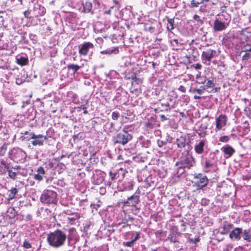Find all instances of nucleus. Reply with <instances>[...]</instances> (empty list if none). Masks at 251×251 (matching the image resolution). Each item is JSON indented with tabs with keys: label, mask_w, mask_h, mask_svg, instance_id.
Masks as SVG:
<instances>
[{
	"label": "nucleus",
	"mask_w": 251,
	"mask_h": 251,
	"mask_svg": "<svg viewBox=\"0 0 251 251\" xmlns=\"http://www.w3.org/2000/svg\"><path fill=\"white\" fill-rule=\"evenodd\" d=\"M242 235L244 240H246L248 242H250L251 241V234L250 229L243 230Z\"/></svg>",
	"instance_id": "e433bc0d"
},
{
	"label": "nucleus",
	"mask_w": 251,
	"mask_h": 251,
	"mask_svg": "<svg viewBox=\"0 0 251 251\" xmlns=\"http://www.w3.org/2000/svg\"><path fill=\"white\" fill-rule=\"evenodd\" d=\"M230 137L228 136H223L220 137L219 141L223 143H227L229 141Z\"/></svg>",
	"instance_id": "8fccbe9b"
},
{
	"label": "nucleus",
	"mask_w": 251,
	"mask_h": 251,
	"mask_svg": "<svg viewBox=\"0 0 251 251\" xmlns=\"http://www.w3.org/2000/svg\"><path fill=\"white\" fill-rule=\"evenodd\" d=\"M157 144L159 148H163L166 145L167 142L166 141L157 140Z\"/></svg>",
	"instance_id": "13d9d810"
},
{
	"label": "nucleus",
	"mask_w": 251,
	"mask_h": 251,
	"mask_svg": "<svg viewBox=\"0 0 251 251\" xmlns=\"http://www.w3.org/2000/svg\"><path fill=\"white\" fill-rule=\"evenodd\" d=\"M206 81V77H201L197 81V82L199 84H204Z\"/></svg>",
	"instance_id": "680f3d73"
},
{
	"label": "nucleus",
	"mask_w": 251,
	"mask_h": 251,
	"mask_svg": "<svg viewBox=\"0 0 251 251\" xmlns=\"http://www.w3.org/2000/svg\"><path fill=\"white\" fill-rule=\"evenodd\" d=\"M210 202V201L206 198H202L201 200V205L206 206H207Z\"/></svg>",
	"instance_id": "5fc2aeb1"
},
{
	"label": "nucleus",
	"mask_w": 251,
	"mask_h": 251,
	"mask_svg": "<svg viewBox=\"0 0 251 251\" xmlns=\"http://www.w3.org/2000/svg\"><path fill=\"white\" fill-rule=\"evenodd\" d=\"M34 133L30 130L21 132L19 139L22 141L28 142L33 138Z\"/></svg>",
	"instance_id": "a878e982"
},
{
	"label": "nucleus",
	"mask_w": 251,
	"mask_h": 251,
	"mask_svg": "<svg viewBox=\"0 0 251 251\" xmlns=\"http://www.w3.org/2000/svg\"><path fill=\"white\" fill-rule=\"evenodd\" d=\"M194 186L197 190L203 189L207 185L209 180L206 176L204 174L199 173L194 175Z\"/></svg>",
	"instance_id": "6e6552de"
},
{
	"label": "nucleus",
	"mask_w": 251,
	"mask_h": 251,
	"mask_svg": "<svg viewBox=\"0 0 251 251\" xmlns=\"http://www.w3.org/2000/svg\"><path fill=\"white\" fill-rule=\"evenodd\" d=\"M134 181L132 179H126L121 184H119L118 189L119 191H129L133 189Z\"/></svg>",
	"instance_id": "f8f14e48"
},
{
	"label": "nucleus",
	"mask_w": 251,
	"mask_h": 251,
	"mask_svg": "<svg viewBox=\"0 0 251 251\" xmlns=\"http://www.w3.org/2000/svg\"><path fill=\"white\" fill-rule=\"evenodd\" d=\"M7 172L8 173V176L9 177L15 180L17 178V176L18 174L17 172L13 171V170H12L11 167H9V169H7Z\"/></svg>",
	"instance_id": "58836bf2"
},
{
	"label": "nucleus",
	"mask_w": 251,
	"mask_h": 251,
	"mask_svg": "<svg viewBox=\"0 0 251 251\" xmlns=\"http://www.w3.org/2000/svg\"><path fill=\"white\" fill-rule=\"evenodd\" d=\"M91 224L90 222H87L84 225L83 231L84 232H87L88 229L90 228Z\"/></svg>",
	"instance_id": "4d7b16f0"
},
{
	"label": "nucleus",
	"mask_w": 251,
	"mask_h": 251,
	"mask_svg": "<svg viewBox=\"0 0 251 251\" xmlns=\"http://www.w3.org/2000/svg\"><path fill=\"white\" fill-rule=\"evenodd\" d=\"M140 232H133L132 233V236L131 238V240L133 241V243L140 238Z\"/></svg>",
	"instance_id": "79ce46f5"
},
{
	"label": "nucleus",
	"mask_w": 251,
	"mask_h": 251,
	"mask_svg": "<svg viewBox=\"0 0 251 251\" xmlns=\"http://www.w3.org/2000/svg\"><path fill=\"white\" fill-rule=\"evenodd\" d=\"M7 216L9 218H14L17 215V212L14 207H10L7 210Z\"/></svg>",
	"instance_id": "4c0bfd02"
},
{
	"label": "nucleus",
	"mask_w": 251,
	"mask_h": 251,
	"mask_svg": "<svg viewBox=\"0 0 251 251\" xmlns=\"http://www.w3.org/2000/svg\"><path fill=\"white\" fill-rule=\"evenodd\" d=\"M83 11L85 13H91L94 14L92 11V3L90 2H86L83 3Z\"/></svg>",
	"instance_id": "72a5a7b5"
},
{
	"label": "nucleus",
	"mask_w": 251,
	"mask_h": 251,
	"mask_svg": "<svg viewBox=\"0 0 251 251\" xmlns=\"http://www.w3.org/2000/svg\"><path fill=\"white\" fill-rule=\"evenodd\" d=\"M244 111L247 116L249 117H251V109L250 107H246L244 109Z\"/></svg>",
	"instance_id": "e2e57ef3"
},
{
	"label": "nucleus",
	"mask_w": 251,
	"mask_h": 251,
	"mask_svg": "<svg viewBox=\"0 0 251 251\" xmlns=\"http://www.w3.org/2000/svg\"><path fill=\"white\" fill-rule=\"evenodd\" d=\"M183 240L181 239L180 240H179V242L178 243H174V246L175 248L178 249H184L185 247L183 246Z\"/></svg>",
	"instance_id": "a19ab883"
},
{
	"label": "nucleus",
	"mask_w": 251,
	"mask_h": 251,
	"mask_svg": "<svg viewBox=\"0 0 251 251\" xmlns=\"http://www.w3.org/2000/svg\"><path fill=\"white\" fill-rule=\"evenodd\" d=\"M242 51L249 52L251 51V46L247 44L242 48Z\"/></svg>",
	"instance_id": "49530a36"
},
{
	"label": "nucleus",
	"mask_w": 251,
	"mask_h": 251,
	"mask_svg": "<svg viewBox=\"0 0 251 251\" xmlns=\"http://www.w3.org/2000/svg\"><path fill=\"white\" fill-rule=\"evenodd\" d=\"M193 19L198 22L197 25H201L203 24V21L201 19L200 16L197 14L194 15Z\"/></svg>",
	"instance_id": "37998d69"
},
{
	"label": "nucleus",
	"mask_w": 251,
	"mask_h": 251,
	"mask_svg": "<svg viewBox=\"0 0 251 251\" xmlns=\"http://www.w3.org/2000/svg\"><path fill=\"white\" fill-rule=\"evenodd\" d=\"M208 124L207 122L201 123L198 127L197 133L201 138H204L207 135V129H208Z\"/></svg>",
	"instance_id": "aec40b11"
},
{
	"label": "nucleus",
	"mask_w": 251,
	"mask_h": 251,
	"mask_svg": "<svg viewBox=\"0 0 251 251\" xmlns=\"http://www.w3.org/2000/svg\"><path fill=\"white\" fill-rule=\"evenodd\" d=\"M203 3V0H192L191 1V2L189 6L190 7L194 8V7H198L200 4Z\"/></svg>",
	"instance_id": "ea45409f"
},
{
	"label": "nucleus",
	"mask_w": 251,
	"mask_h": 251,
	"mask_svg": "<svg viewBox=\"0 0 251 251\" xmlns=\"http://www.w3.org/2000/svg\"><path fill=\"white\" fill-rule=\"evenodd\" d=\"M36 172L37 174H35L33 176L34 179L36 180L42 181L47 175V171H45L44 167L41 166L38 168Z\"/></svg>",
	"instance_id": "412c9836"
},
{
	"label": "nucleus",
	"mask_w": 251,
	"mask_h": 251,
	"mask_svg": "<svg viewBox=\"0 0 251 251\" xmlns=\"http://www.w3.org/2000/svg\"><path fill=\"white\" fill-rule=\"evenodd\" d=\"M104 129L105 132L110 133L118 132L120 129V127L117 126L115 123L107 122L104 125Z\"/></svg>",
	"instance_id": "6ab92c4d"
},
{
	"label": "nucleus",
	"mask_w": 251,
	"mask_h": 251,
	"mask_svg": "<svg viewBox=\"0 0 251 251\" xmlns=\"http://www.w3.org/2000/svg\"><path fill=\"white\" fill-rule=\"evenodd\" d=\"M7 169L5 168L1 165H0V175H3L6 174L7 172Z\"/></svg>",
	"instance_id": "69168bd1"
},
{
	"label": "nucleus",
	"mask_w": 251,
	"mask_h": 251,
	"mask_svg": "<svg viewBox=\"0 0 251 251\" xmlns=\"http://www.w3.org/2000/svg\"><path fill=\"white\" fill-rule=\"evenodd\" d=\"M251 57V54L249 52H246L242 56V60H248Z\"/></svg>",
	"instance_id": "0e129e2a"
},
{
	"label": "nucleus",
	"mask_w": 251,
	"mask_h": 251,
	"mask_svg": "<svg viewBox=\"0 0 251 251\" xmlns=\"http://www.w3.org/2000/svg\"><path fill=\"white\" fill-rule=\"evenodd\" d=\"M126 174V171L123 169H120L118 171H110L109 172V176L110 179L113 181L116 179H117L121 176L122 178L125 177V175Z\"/></svg>",
	"instance_id": "393cba45"
},
{
	"label": "nucleus",
	"mask_w": 251,
	"mask_h": 251,
	"mask_svg": "<svg viewBox=\"0 0 251 251\" xmlns=\"http://www.w3.org/2000/svg\"><path fill=\"white\" fill-rule=\"evenodd\" d=\"M0 164L5 168L8 169L11 167L10 163H7L6 161L2 160L0 162Z\"/></svg>",
	"instance_id": "3c124183"
},
{
	"label": "nucleus",
	"mask_w": 251,
	"mask_h": 251,
	"mask_svg": "<svg viewBox=\"0 0 251 251\" xmlns=\"http://www.w3.org/2000/svg\"><path fill=\"white\" fill-rule=\"evenodd\" d=\"M227 25V24L221 22L218 19H216L214 22L213 29L215 31H221L226 29Z\"/></svg>",
	"instance_id": "4be33fe9"
},
{
	"label": "nucleus",
	"mask_w": 251,
	"mask_h": 251,
	"mask_svg": "<svg viewBox=\"0 0 251 251\" xmlns=\"http://www.w3.org/2000/svg\"><path fill=\"white\" fill-rule=\"evenodd\" d=\"M221 150L224 153V156L226 158L230 157L235 152V150L229 145H226L223 147Z\"/></svg>",
	"instance_id": "b1692460"
},
{
	"label": "nucleus",
	"mask_w": 251,
	"mask_h": 251,
	"mask_svg": "<svg viewBox=\"0 0 251 251\" xmlns=\"http://www.w3.org/2000/svg\"><path fill=\"white\" fill-rule=\"evenodd\" d=\"M176 144L177 147L180 149L184 148L187 145H189L186 138L182 136L176 140Z\"/></svg>",
	"instance_id": "cd10ccee"
},
{
	"label": "nucleus",
	"mask_w": 251,
	"mask_h": 251,
	"mask_svg": "<svg viewBox=\"0 0 251 251\" xmlns=\"http://www.w3.org/2000/svg\"><path fill=\"white\" fill-rule=\"evenodd\" d=\"M66 214L68 215L69 216L67 217V220L69 223L73 225L75 223V221L78 219L80 217L79 214L77 212H71L69 213L68 211L65 212Z\"/></svg>",
	"instance_id": "bb28decb"
},
{
	"label": "nucleus",
	"mask_w": 251,
	"mask_h": 251,
	"mask_svg": "<svg viewBox=\"0 0 251 251\" xmlns=\"http://www.w3.org/2000/svg\"><path fill=\"white\" fill-rule=\"evenodd\" d=\"M57 194L54 191L45 190L40 197L41 202L48 204H56L57 202Z\"/></svg>",
	"instance_id": "20e7f679"
},
{
	"label": "nucleus",
	"mask_w": 251,
	"mask_h": 251,
	"mask_svg": "<svg viewBox=\"0 0 251 251\" xmlns=\"http://www.w3.org/2000/svg\"><path fill=\"white\" fill-rule=\"evenodd\" d=\"M9 158L17 163H23L25 161L26 153L22 149L14 148L9 153Z\"/></svg>",
	"instance_id": "7ed1b4c3"
},
{
	"label": "nucleus",
	"mask_w": 251,
	"mask_h": 251,
	"mask_svg": "<svg viewBox=\"0 0 251 251\" xmlns=\"http://www.w3.org/2000/svg\"><path fill=\"white\" fill-rule=\"evenodd\" d=\"M233 224L226 222L222 226L219 227L218 233L221 235L227 234L230 233V231L233 228Z\"/></svg>",
	"instance_id": "5701e85b"
},
{
	"label": "nucleus",
	"mask_w": 251,
	"mask_h": 251,
	"mask_svg": "<svg viewBox=\"0 0 251 251\" xmlns=\"http://www.w3.org/2000/svg\"><path fill=\"white\" fill-rule=\"evenodd\" d=\"M132 138V135L127 131H126L124 129L122 132L113 136L112 141L115 144H120L122 145H125L131 141Z\"/></svg>",
	"instance_id": "39448f33"
},
{
	"label": "nucleus",
	"mask_w": 251,
	"mask_h": 251,
	"mask_svg": "<svg viewBox=\"0 0 251 251\" xmlns=\"http://www.w3.org/2000/svg\"><path fill=\"white\" fill-rule=\"evenodd\" d=\"M94 48V45L89 42H85L79 46V53L83 56L88 54L89 52H92Z\"/></svg>",
	"instance_id": "4468645a"
},
{
	"label": "nucleus",
	"mask_w": 251,
	"mask_h": 251,
	"mask_svg": "<svg viewBox=\"0 0 251 251\" xmlns=\"http://www.w3.org/2000/svg\"><path fill=\"white\" fill-rule=\"evenodd\" d=\"M106 176L105 172L100 170H95L91 176L92 182L95 184H100L104 181Z\"/></svg>",
	"instance_id": "9d476101"
},
{
	"label": "nucleus",
	"mask_w": 251,
	"mask_h": 251,
	"mask_svg": "<svg viewBox=\"0 0 251 251\" xmlns=\"http://www.w3.org/2000/svg\"><path fill=\"white\" fill-rule=\"evenodd\" d=\"M161 107H159L160 111L162 112H169L172 109L175 108V104H171L168 101L161 103Z\"/></svg>",
	"instance_id": "c85d7f7f"
},
{
	"label": "nucleus",
	"mask_w": 251,
	"mask_h": 251,
	"mask_svg": "<svg viewBox=\"0 0 251 251\" xmlns=\"http://www.w3.org/2000/svg\"><path fill=\"white\" fill-rule=\"evenodd\" d=\"M100 202L98 201V203H91L90 205V207L92 209V212H94V210L95 209L96 211L98 210V208L100 207Z\"/></svg>",
	"instance_id": "c03bdc74"
},
{
	"label": "nucleus",
	"mask_w": 251,
	"mask_h": 251,
	"mask_svg": "<svg viewBox=\"0 0 251 251\" xmlns=\"http://www.w3.org/2000/svg\"><path fill=\"white\" fill-rule=\"evenodd\" d=\"M179 226L180 227L181 230L182 231H184L185 230V229H186V223L185 222L182 220H180L179 221Z\"/></svg>",
	"instance_id": "09e8293b"
},
{
	"label": "nucleus",
	"mask_w": 251,
	"mask_h": 251,
	"mask_svg": "<svg viewBox=\"0 0 251 251\" xmlns=\"http://www.w3.org/2000/svg\"><path fill=\"white\" fill-rule=\"evenodd\" d=\"M227 121V117L226 115L221 114L216 119V131L221 130L223 127L226 125Z\"/></svg>",
	"instance_id": "f3484780"
},
{
	"label": "nucleus",
	"mask_w": 251,
	"mask_h": 251,
	"mask_svg": "<svg viewBox=\"0 0 251 251\" xmlns=\"http://www.w3.org/2000/svg\"><path fill=\"white\" fill-rule=\"evenodd\" d=\"M243 128L245 132L248 133L250 130L249 124L247 122L243 123Z\"/></svg>",
	"instance_id": "864d4df0"
},
{
	"label": "nucleus",
	"mask_w": 251,
	"mask_h": 251,
	"mask_svg": "<svg viewBox=\"0 0 251 251\" xmlns=\"http://www.w3.org/2000/svg\"><path fill=\"white\" fill-rule=\"evenodd\" d=\"M16 60L17 63L21 66L27 64L28 62V58L26 56H17Z\"/></svg>",
	"instance_id": "473e14b6"
},
{
	"label": "nucleus",
	"mask_w": 251,
	"mask_h": 251,
	"mask_svg": "<svg viewBox=\"0 0 251 251\" xmlns=\"http://www.w3.org/2000/svg\"><path fill=\"white\" fill-rule=\"evenodd\" d=\"M183 235L177 231L171 232L167 237V239L171 243H178L179 240L182 239Z\"/></svg>",
	"instance_id": "a211bd4d"
},
{
	"label": "nucleus",
	"mask_w": 251,
	"mask_h": 251,
	"mask_svg": "<svg viewBox=\"0 0 251 251\" xmlns=\"http://www.w3.org/2000/svg\"><path fill=\"white\" fill-rule=\"evenodd\" d=\"M80 66L78 65L71 64L67 65V69L69 71L72 72L75 74L80 68Z\"/></svg>",
	"instance_id": "c9c22d12"
},
{
	"label": "nucleus",
	"mask_w": 251,
	"mask_h": 251,
	"mask_svg": "<svg viewBox=\"0 0 251 251\" xmlns=\"http://www.w3.org/2000/svg\"><path fill=\"white\" fill-rule=\"evenodd\" d=\"M18 192V189L16 188H12L10 190H9L8 193L7 194V201H10L15 198L16 195L17 194Z\"/></svg>",
	"instance_id": "2f4dec72"
},
{
	"label": "nucleus",
	"mask_w": 251,
	"mask_h": 251,
	"mask_svg": "<svg viewBox=\"0 0 251 251\" xmlns=\"http://www.w3.org/2000/svg\"><path fill=\"white\" fill-rule=\"evenodd\" d=\"M243 179L244 180H248L250 179L251 178V173H250L249 174L247 175H243L242 176Z\"/></svg>",
	"instance_id": "774afa93"
},
{
	"label": "nucleus",
	"mask_w": 251,
	"mask_h": 251,
	"mask_svg": "<svg viewBox=\"0 0 251 251\" xmlns=\"http://www.w3.org/2000/svg\"><path fill=\"white\" fill-rule=\"evenodd\" d=\"M68 235L65 231L56 229L47 235V241L49 246L54 249H58L63 246L67 240L68 245L74 247L78 241V236L75 228L68 229Z\"/></svg>",
	"instance_id": "f257e3e1"
},
{
	"label": "nucleus",
	"mask_w": 251,
	"mask_h": 251,
	"mask_svg": "<svg viewBox=\"0 0 251 251\" xmlns=\"http://www.w3.org/2000/svg\"><path fill=\"white\" fill-rule=\"evenodd\" d=\"M7 150V145L6 144H4L1 147H0V154L3 155L6 151Z\"/></svg>",
	"instance_id": "bf43d9fd"
},
{
	"label": "nucleus",
	"mask_w": 251,
	"mask_h": 251,
	"mask_svg": "<svg viewBox=\"0 0 251 251\" xmlns=\"http://www.w3.org/2000/svg\"><path fill=\"white\" fill-rule=\"evenodd\" d=\"M119 52L118 47H112L100 51L101 54H105L108 55L116 54Z\"/></svg>",
	"instance_id": "c756f323"
},
{
	"label": "nucleus",
	"mask_w": 251,
	"mask_h": 251,
	"mask_svg": "<svg viewBox=\"0 0 251 251\" xmlns=\"http://www.w3.org/2000/svg\"><path fill=\"white\" fill-rule=\"evenodd\" d=\"M243 229L241 227L233 228L229 234V237L233 241H239L241 239Z\"/></svg>",
	"instance_id": "dca6fc26"
},
{
	"label": "nucleus",
	"mask_w": 251,
	"mask_h": 251,
	"mask_svg": "<svg viewBox=\"0 0 251 251\" xmlns=\"http://www.w3.org/2000/svg\"><path fill=\"white\" fill-rule=\"evenodd\" d=\"M207 141L206 139L196 140L194 145V151L196 154L200 155L204 152L207 147Z\"/></svg>",
	"instance_id": "9b49d317"
},
{
	"label": "nucleus",
	"mask_w": 251,
	"mask_h": 251,
	"mask_svg": "<svg viewBox=\"0 0 251 251\" xmlns=\"http://www.w3.org/2000/svg\"><path fill=\"white\" fill-rule=\"evenodd\" d=\"M217 157L215 152H210L207 157L202 156L201 159V164L203 169L206 170V172L213 167L217 162Z\"/></svg>",
	"instance_id": "423d86ee"
},
{
	"label": "nucleus",
	"mask_w": 251,
	"mask_h": 251,
	"mask_svg": "<svg viewBox=\"0 0 251 251\" xmlns=\"http://www.w3.org/2000/svg\"><path fill=\"white\" fill-rule=\"evenodd\" d=\"M215 86V84L213 82V80H207V82H206V84L205 85V86L207 88H213Z\"/></svg>",
	"instance_id": "a18cd8bd"
},
{
	"label": "nucleus",
	"mask_w": 251,
	"mask_h": 251,
	"mask_svg": "<svg viewBox=\"0 0 251 251\" xmlns=\"http://www.w3.org/2000/svg\"><path fill=\"white\" fill-rule=\"evenodd\" d=\"M138 143H139L142 147L145 148H149L151 146V141L145 138L140 139Z\"/></svg>",
	"instance_id": "f704fd0d"
},
{
	"label": "nucleus",
	"mask_w": 251,
	"mask_h": 251,
	"mask_svg": "<svg viewBox=\"0 0 251 251\" xmlns=\"http://www.w3.org/2000/svg\"><path fill=\"white\" fill-rule=\"evenodd\" d=\"M123 245L125 247H132L134 243H133V241H130L128 242H124L123 243Z\"/></svg>",
	"instance_id": "052dcab7"
},
{
	"label": "nucleus",
	"mask_w": 251,
	"mask_h": 251,
	"mask_svg": "<svg viewBox=\"0 0 251 251\" xmlns=\"http://www.w3.org/2000/svg\"><path fill=\"white\" fill-rule=\"evenodd\" d=\"M88 100H86L84 103H83V113L84 114H87L88 113V112L87 110V107H88Z\"/></svg>",
	"instance_id": "603ef678"
},
{
	"label": "nucleus",
	"mask_w": 251,
	"mask_h": 251,
	"mask_svg": "<svg viewBox=\"0 0 251 251\" xmlns=\"http://www.w3.org/2000/svg\"><path fill=\"white\" fill-rule=\"evenodd\" d=\"M145 29L146 31H149L151 33H153L155 31V27L153 26H146Z\"/></svg>",
	"instance_id": "338daca9"
},
{
	"label": "nucleus",
	"mask_w": 251,
	"mask_h": 251,
	"mask_svg": "<svg viewBox=\"0 0 251 251\" xmlns=\"http://www.w3.org/2000/svg\"><path fill=\"white\" fill-rule=\"evenodd\" d=\"M218 55L217 51L214 49H207L201 53L202 62L206 65H210L212 59Z\"/></svg>",
	"instance_id": "1a4fd4ad"
},
{
	"label": "nucleus",
	"mask_w": 251,
	"mask_h": 251,
	"mask_svg": "<svg viewBox=\"0 0 251 251\" xmlns=\"http://www.w3.org/2000/svg\"><path fill=\"white\" fill-rule=\"evenodd\" d=\"M32 13L36 17L43 16L46 13V8L38 2L34 4Z\"/></svg>",
	"instance_id": "2eb2a0df"
},
{
	"label": "nucleus",
	"mask_w": 251,
	"mask_h": 251,
	"mask_svg": "<svg viewBox=\"0 0 251 251\" xmlns=\"http://www.w3.org/2000/svg\"><path fill=\"white\" fill-rule=\"evenodd\" d=\"M195 159L192 155L188 152L182 153L178 161L176 163V169L174 172V176L180 177L185 172L195 166Z\"/></svg>",
	"instance_id": "f03ea898"
},
{
	"label": "nucleus",
	"mask_w": 251,
	"mask_h": 251,
	"mask_svg": "<svg viewBox=\"0 0 251 251\" xmlns=\"http://www.w3.org/2000/svg\"><path fill=\"white\" fill-rule=\"evenodd\" d=\"M48 139L46 135L42 134H36L34 133V137L32 139L31 144L33 146H42L44 145L45 141Z\"/></svg>",
	"instance_id": "ddd939ff"
},
{
	"label": "nucleus",
	"mask_w": 251,
	"mask_h": 251,
	"mask_svg": "<svg viewBox=\"0 0 251 251\" xmlns=\"http://www.w3.org/2000/svg\"><path fill=\"white\" fill-rule=\"evenodd\" d=\"M166 18L167 20V29L168 31H171L176 27V25L175 24V20L174 18H169L168 17Z\"/></svg>",
	"instance_id": "7c9ffc66"
},
{
	"label": "nucleus",
	"mask_w": 251,
	"mask_h": 251,
	"mask_svg": "<svg viewBox=\"0 0 251 251\" xmlns=\"http://www.w3.org/2000/svg\"><path fill=\"white\" fill-rule=\"evenodd\" d=\"M120 116V113L117 111H113L112 113V119L114 120H117Z\"/></svg>",
	"instance_id": "6e6d98bb"
},
{
	"label": "nucleus",
	"mask_w": 251,
	"mask_h": 251,
	"mask_svg": "<svg viewBox=\"0 0 251 251\" xmlns=\"http://www.w3.org/2000/svg\"><path fill=\"white\" fill-rule=\"evenodd\" d=\"M140 195L141 191L138 188L133 195L122 201L124 206L135 207L140 202Z\"/></svg>",
	"instance_id": "0eeeda50"
},
{
	"label": "nucleus",
	"mask_w": 251,
	"mask_h": 251,
	"mask_svg": "<svg viewBox=\"0 0 251 251\" xmlns=\"http://www.w3.org/2000/svg\"><path fill=\"white\" fill-rule=\"evenodd\" d=\"M23 247L26 249H31L32 248L31 244L27 240H25L23 242Z\"/></svg>",
	"instance_id": "de8ad7c7"
}]
</instances>
